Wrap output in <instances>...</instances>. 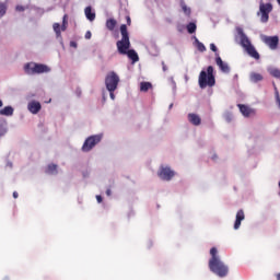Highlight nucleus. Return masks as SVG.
Segmentation results:
<instances>
[{"label": "nucleus", "instance_id": "obj_16", "mask_svg": "<svg viewBox=\"0 0 280 280\" xmlns=\"http://www.w3.org/2000/svg\"><path fill=\"white\" fill-rule=\"evenodd\" d=\"M250 82H254V84H257V82H261L264 80V75L261 73L252 72L249 74Z\"/></svg>", "mask_w": 280, "mask_h": 280}, {"label": "nucleus", "instance_id": "obj_17", "mask_svg": "<svg viewBox=\"0 0 280 280\" xmlns=\"http://www.w3.org/2000/svg\"><path fill=\"white\" fill-rule=\"evenodd\" d=\"M0 115H3L4 117H12V115H14V108H12V106H5L0 109Z\"/></svg>", "mask_w": 280, "mask_h": 280}, {"label": "nucleus", "instance_id": "obj_14", "mask_svg": "<svg viewBox=\"0 0 280 280\" xmlns=\"http://www.w3.org/2000/svg\"><path fill=\"white\" fill-rule=\"evenodd\" d=\"M245 51H247L248 56H250V58H254L255 60H259L260 56L259 52L257 51V49H255V46H249L248 48L245 49Z\"/></svg>", "mask_w": 280, "mask_h": 280}, {"label": "nucleus", "instance_id": "obj_19", "mask_svg": "<svg viewBox=\"0 0 280 280\" xmlns=\"http://www.w3.org/2000/svg\"><path fill=\"white\" fill-rule=\"evenodd\" d=\"M84 12L88 21H95V12H93L91 7H86Z\"/></svg>", "mask_w": 280, "mask_h": 280}, {"label": "nucleus", "instance_id": "obj_26", "mask_svg": "<svg viewBox=\"0 0 280 280\" xmlns=\"http://www.w3.org/2000/svg\"><path fill=\"white\" fill-rule=\"evenodd\" d=\"M182 10H183L184 14H186V16H190L191 9H189V7H187V4L182 3Z\"/></svg>", "mask_w": 280, "mask_h": 280}, {"label": "nucleus", "instance_id": "obj_12", "mask_svg": "<svg viewBox=\"0 0 280 280\" xmlns=\"http://www.w3.org/2000/svg\"><path fill=\"white\" fill-rule=\"evenodd\" d=\"M246 215L244 214V210H238L236 213V220L234 222V229L237 231L240 226H242V221H244Z\"/></svg>", "mask_w": 280, "mask_h": 280}, {"label": "nucleus", "instance_id": "obj_35", "mask_svg": "<svg viewBox=\"0 0 280 280\" xmlns=\"http://www.w3.org/2000/svg\"><path fill=\"white\" fill-rule=\"evenodd\" d=\"M70 47H73L74 49L78 48V43H75V42H70Z\"/></svg>", "mask_w": 280, "mask_h": 280}, {"label": "nucleus", "instance_id": "obj_3", "mask_svg": "<svg viewBox=\"0 0 280 280\" xmlns=\"http://www.w3.org/2000/svg\"><path fill=\"white\" fill-rule=\"evenodd\" d=\"M198 82L200 89H207V86L211 89L212 86H215V75L213 74V66H209L207 68V71L202 70L199 73Z\"/></svg>", "mask_w": 280, "mask_h": 280}, {"label": "nucleus", "instance_id": "obj_15", "mask_svg": "<svg viewBox=\"0 0 280 280\" xmlns=\"http://www.w3.org/2000/svg\"><path fill=\"white\" fill-rule=\"evenodd\" d=\"M241 45L245 50L253 46L250 39H248V36H246L245 34L241 35Z\"/></svg>", "mask_w": 280, "mask_h": 280}, {"label": "nucleus", "instance_id": "obj_30", "mask_svg": "<svg viewBox=\"0 0 280 280\" xmlns=\"http://www.w3.org/2000/svg\"><path fill=\"white\" fill-rule=\"evenodd\" d=\"M8 130L5 129V122L0 120V137H3Z\"/></svg>", "mask_w": 280, "mask_h": 280}, {"label": "nucleus", "instance_id": "obj_13", "mask_svg": "<svg viewBox=\"0 0 280 280\" xmlns=\"http://www.w3.org/2000/svg\"><path fill=\"white\" fill-rule=\"evenodd\" d=\"M188 121L192 124V126H200L202 124V118L198 114L190 113L188 114Z\"/></svg>", "mask_w": 280, "mask_h": 280}, {"label": "nucleus", "instance_id": "obj_41", "mask_svg": "<svg viewBox=\"0 0 280 280\" xmlns=\"http://www.w3.org/2000/svg\"><path fill=\"white\" fill-rule=\"evenodd\" d=\"M13 198H19V192L14 191L13 192Z\"/></svg>", "mask_w": 280, "mask_h": 280}, {"label": "nucleus", "instance_id": "obj_40", "mask_svg": "<svg viewBox=\"0 0 280 280\" xmlns=\"http://www.w3.org/2000/svg\"><path fill=\"white\" fill-rule=\"evenodd\" d=\"M96 200H97V202H102V201H103L102 196H101V195H97V196H96Z\"/></svg>", "mask_w": 280, "mask_h": 280}, {"label": "nucleus", "instance_id": "obj_28", "mask_svg": "<svg viewBox=\"0 0 280 280\" xmlns=\"http://www.w3.org/2000/svg\"><path fill=\"white\" fill-rule=\"evenodd\" d=\"M7 11H8V7L5 5V3L0 2V16H4Z\"/></svg>", "mask_w": 280, "mask_h": 280}, {"label": "nucleus", "instance_id": "obj_1", "mask_svg": "<svg viewBox=\"0 0 280 280\" xmlns=\"http://www.w3.org/2000/svg\"><path fill=\"white\" fill-rule=\"evenodd\" d=\"M121 39L116 43L118 54L128 56L132 62H139V55L133 49H130V34L126 24L120 25Z\"/></svg>", "mask_w": 280, "mask_h": 280}, {"label": "nucleus", "instance_id": "obj_32", "mask_svg": "<svg viewBox=\"0 0 280 280\" xmlns=\"http://www.w3.org/2000/svg\"><path fill=\"white\" fill-rule=\"evenodd\" d=\"M126 21L128 26L132 25V20L130 19V15L126 16Z\"/></svg>", "mask_w": 280, "mask_h": 280}, {"label": "nucleus", "instance_id": "obj_27", "mask_svg": "<svg viewBox=\"0 0 280 280\" xmlns=\"http://www.w3.org/2000/svg\"><path fill=\"white\" fill-rule=\"evenodd\" d=\"M68 25H69V22L67 21V15H63L62 25H61V32H67Z\"/></svg>", "mask_w": 280, "mask_h": 280}, {"label": "nucleus", "instance_id": "obj_11", "mask_svg": "<svg viewBox=\"0 0 280 280\" xmlns=\"http://www.w3.org/2000/svg\"><path fill=\"white\" fill-rule=\"evenodd\" d=\"M237 106L244 117H250V115H255V109L248 107L247 105L238 104Z\"/></svg>", "mask_w": 280, "mask_h": 280}, {"label": "nucleus", "instance_id": "obj_33", "mask_svg": "<svg viewBox=\"0 0 280 280\" xmlns=\"http://www.w3.org/2000/svg\"><path fill=\"white\" fill-rule=\"evenodd\" d=\"M210 49L211 51H214V52L218 51V47L215 46V44H210Z\"/></svg>", "mask_w": 280, "mask_h": 280}, {"label": "nucleus", "instance_id": "obj_39", "mask_svg": "<svg viewBox=\"0 0 280 280\" xmlns=\"http://www.w3.org/2000/svg\"><path fill=\"white\" fill-rule=\"evenodd\" d=\"M106 196H113V191L110 190V188H107Z\"/></svg>", "mask_w": 280, "mask_h": 280}, {"label": "nucleus", "instance_id": "obj_37", "mask_svg": "<svg viewBox=\"0 0 280 280\" xmlns=\"http://www.w3.org/2000/svg\"><path fill=\"white\" fill-rule=\"evenodd\" d=\"M162 69L163 71H167V66L165 65V61H162Z\"/></svg>", "mask_w": 280, "mask_h": 280}, {"label": "nucleus", "instance_id": "obj_9", "mask_svg": "<svg viewBox=\"0 0 280 280\" xmlns=\"http://www.w3.org/2000/svg\"><path fill=\"white\" fill-rule=\"evenodd\" d=\"M40 108H43V106L40 105V103L38 101H32L27 105V109L33 115H38V113H40Z\"/></svg>", "mask_w": 280, "mask_h": 280}, {"label": "nucleus", "instance_id": "obj_22", "mask_svg": "<svg viewBox=\"0 0 280 280\" xmlns=\"http://www.w3.org/2000/svg\"><path fill=\"white\" fill-rule=\"evenodd\" d=\"M46 174H58V165L49 164L46 168Z\"/></svg>", "mask_w": 280, "mask_h": 280}, {"label": "nucleus", "instance_id": "obj_38", "mask_svg": "<svg viewBox=\"0 0 280 280\" xmlns=\"http://www.w3.org/2000/svg\"><path fill=\"white\" fill-rule=\"evenodd\" d=\"M16 10H18V12H23V10H25V8H23V7H21V5H18V7H16Z\"/></svg>", "mask_w": 280, "mask_h": 280}, {"label": "nucleus", "instance_id": "obj_25", "mask_svg": "<svg viewBox=\"0 0 280 280\" xmlns=\"http://www.w3.org/2000/svg\"><path fill=\"white\" fill-rule=\"evenodd\" d=\"M195 43H197V49L198 51H207V47H205V44H202L198 38H195Z\"/></svg>", "mask_w": 280, "mask_h": 280}, {"label": "nucleus", "instance_id": "obj_31", "mask_svg": "<svg viewBox=\"0 0 280 280\" xmlns=\"http://www.w3.org/2000/svg\"><path fill=\"white\" fill-rule=\"evenodd\" d=\"M271 75H273V78H278V80H280V70L279 69L272 70Z\"/></svg>", "mask_w": 280, "mask_h": 280}, {"label": "nucleus", "instance_id": "obj_7", "mask_svg": "<svg viewBox=\"0 0 280 280\" xmlns=\"http://www.w3.org/2000/svg\"><path fill=\"white\" fill-rule=\"evenodd\" d=\"M158 176L162 180H171L173 176H176V173L168 166H161Z\"/></svg>", "mask_w": 280, "mask_h": 280}, {"label": "nucleus", "instance_id": "obj_20", "mask_svg": "<svg viewBox=\"0 0 280 280\" xmlns=\"http://www.w3.org/2000/svg\"><path fill=\"white\" fill-rule=\"evenodd\" d=\"M106 27L109 32H114L115 27H117V20L115 19H108L106 21Z\"/></svg>", "mask_w": 280, "mask_h": 280}, {"label": "nucleus", "instance_id": "obj_36", "mask_svg": "<svg viewBox=\"0 0 280 280\" xmlns=\"http://www.w3.org/2000/svg\"><path fill=\"white\" fill-rule=\"evenodd\" d=\"M109 97L110 100H115V91H109Z\"/></svg>", "mask_w": 280, "mask_h": 280}, {"label": "nucleus", "instance_id": "obj_8", "mask_svg": "<svg viewBox=\"0 0 280 280\" xmlns=\"http://www.w3.org/2000/svg\"><path fill=\"white\" fill-rule=\"evenodd\" d=\"M262 42L269 46V49L275 50L279 47V36H265Z\"/></svg>", "mask_w": 280, "mask_h": 280}, {"label": "nucleus", "instance_id": "obj_18", "mask_svg": "<svg viewBox=\"0 0 280 280\" xmlns=\"http://www.w3.org/2000/svg\"><path fill=\"white\" fill-rule=\"evenodd\" d=\"M260 12L265 13V14H270L272 12V4L271 3H260L259 7Z\"/></svg>", "mask_w": 280, "mask_h": 280}, {"label": "nucleus", "instance_id": "obj_10", "mask_svg": "<svg viewBox=\"0 0 280 280\" xmlns=\"http://www.w3.org/2000/svg\"><path fill=\"white\" fill-rule=\"evenodd\" d=\"M215 62L219 66V69L222 71V73H231V68L229 67V63H224L219 54H217Z\"/></svg>", "mask_w": 280, "mask_h": 280}, {"label": "nucleus", "instance_id": "obj_24", "mask_svg": "<svg viewBox=\"0 0 280 280\" xmlns=\"http://www.w3.org/2000/svg\"><path fill=\"white\" fill-rule=\"evenodd\" d=\"M196 23L194 22H190L188 25H187V32L188 34H194L196 33Z\"/></svg>", "mask_w": 280, "mask_h": 280}, {"label": "nucleus", "instance_id": "obj_29", "mask_svg": "<svg viewBox=\"0 0 280 280\" xmlns=\"http://www.w3.org/2000/svg\"><path fill=\"white\" fill-rule=\"evenodd\" d=\"M260 13H261V18H260L261 23H268V20L270 19V13H264V12H260Z\"/></svg>", "mask_w": 280, "mask_h": 280}, {"label": "nucleus", "instance_id": "obj_21", "mask_svg": "<svg viewBox=\"0 0 280 280\" xmlns=\"http://www.w3.org/2000/svg\"><path fill=\"white\" fill-rule=\"evenodd\" d=\"M150 89H152V83H150V82H141L140 83V91H142V93H148V91H150Z\"/></svg>", "mask_w": 280, "mask_h": 280}, {"label": "nucleus", "instance_id": "obj_34", "mask_svg": "<svg viewBox=\"0 0 280 280\" xmlns=\"http://www.w3.org/2000/svg\"><path fill=\"white\" fill-rule=\"evenodd\" d=\"M91 36H92L91 31H88V32L85 33V38H86V40H91Z\"/></svg>", "mask_w": 280, "mask_h": 280}, {"label": "nucleus", "instance_id": "obj_23", "mask_svg": "<svg viewBox=\"0 0 280 280\" xmlns=\"http://www.w3.org/2000/svg\"><path fill=\"white\" fill-rule=\"evenodd\" d=\"M52 27H54V32L56 33V36H61V34H62V26H60V24H58V23H55L54 25H52Z\"/></svg>", "mask_w": 280, "mask_h": 280}, {"label": "nucleus", "instance_id": "obj_6", "mask_svg": "<svg viewBox=\"0 0 280 280\" xmlns=\"http://www.w3.org/2000/svg\"><path fill=\"white\" fill-rule=\"evenodd\" d=\"M100 141H102V136H90L82 145V152H91V150L95 148Z\"/></svg>", "mask_w": 280, "mask_h": 280}, {"label": "nucleus", "instance_id": "obj_5", "mask_svg": "<svg viewBox=\"0 0 280 280\" xmlns=\"http://www.w3.org/2000/svg\"><path fill=\"white\" fill-rule=\"evenodd\" d=\"M105 86L107 91H117V86H119V75H117L115 71L108 72L105 77Z\"/></svg>", "mask_w": 280, "mask_h": 280}, {"label": "nucleus", "instance_id": "obj_4", "mask_svg": "<svg viewBox=\"0 0 280 280\" xmlns=\"http://www.w3.org/2000/svg\"><path fill=\"white\" fill-rule=\"evenodd\" d=\"M24 71L27 73V75H34L36 73H49L50 69L49 67L43 65V63H26L24 66Z\"/></svg>", "mask_w": 280, "mask_h": 280}, {"label": "nucleus", "instance_id": "obj_42", "mask_svg": "<svg viewBox=\"0 0 280 280\" xmlns=\"http://www.w3.org/2000/svg\"><path fill=\"white\" fill-rule=\"evenodd\" d=\"M276 280H280V272L276 275Z\"/></svg>", "mask_w": 280, "mask_h": 280}, {"label": "nucleus", "instance_id": "obj_44", "mask_svg": "<svg viewBox=\"0 0 280 280\" xmlns=\"http://www.w3.org/2000/svg\"><path fill=\"white\" fill-rule=\"evenodd\" d=\"M277 1H278L279 5H280V0H277Z\"/></svg>", "mask_w": 280, "mask_h": 280}, {"label": "nucleus", "instance_id": "obj_43", "mask_svg": "<svg viewBox=\"0 0 280 280\" xmlns=\"http://www.w3.org/2000/svg\"><path fill=\"white\" fill-rule=\"evenodd\" d=\"M1 106H3V101L2 100H0V108H1Z\"/></svg>", "mask_w": 280, "mask_h": 280}, {"label": "nucleus", "instance_id": "obj_2", "mask_svg": "<svg viewBox=\"0 0 280 280\" xmlns=\"http://www.w3.org/2000/svg\"><path fill=\"white\" fill-rule=\"evenodd\" d=\"M210 255L211 258L208 264L210 271L213 272V275H217V277H220L221 279L228 277L229 266L224 265V262L220 259V256H218V248L212 247L210 249Z\"/></svg>", "mask_w": 280, "mask_h": 280}]
</instances>
